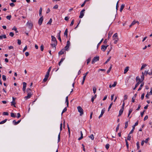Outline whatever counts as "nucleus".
Segmentation results:
<instances>
[{
	"instance_id": "nucleus-1",
	"label": "nucleus",
	"mask_w": 152,
	"mask_h": 152,
	"mask_svg": "<svg viewBox=\"0 0 152 152\" xmlns=\"http://www.w3.org/2000/svg\"><path fill=\"white\" fill-rule=\"evenodd\" d=\"M113 40L114 41V43L116 44L118 41V38L117 33H115L113 36Z\"/></svg>"
},
{
	"instance_id": "nucleus-2",
	"label": "nucleus",
	"mask_w": 152,
	"mask_h": 152,
	"mask_svg": "<svg viewBox=\"0 0 152 152\" xmlns=\"http://www.w3.org/2000/svg\"><path fill=\"white\" fill-rule=\"evenodd\" d=\"M78 111L80 113V115L81 116L83 114V110L80 106H78L77 107Z\"/></svg>"
},
{
	"instance_id": "nucleus-3",
	"label": "nucleus",
	"mask_w": 152,
	"mask_h": 152,
	"mask_svg": "<svg viewBox=\"0 0 152 152\" xmlns=\"http://www.w3.org/2000/svg\"><path fill=\"white\" fill-rule=\"evenodd\" d=\"M26 25L28 28L31 29L32 28L33 26L32 23L31 21H28L26 23Z\"/></svg>"
},
{
	"instance_id": "nucleus-4",
	"label": "nucleus",
	"mask_w": 152,
	"mask_h": 152,
	"mask_svg": "<svg viewBox=\"0 0 152 152\" xmlns=\"http://www.w3.org/2000/svg\"><path fill=\"white\" fill-rule=\"evenodd\" d=\"M99 57L96 56L94 57L91 61V63L92 64H94L96 62L99 60Z\"/></svg>"
},
{
	"instance_id": "nucleus-5",
	"label": "nucleus",
	"mask_w": 152,
	"mask_h": 152,
	"mask_svg": "<svg viewBox=\"0 0 152 152\" xmlns=\"http://www.w3.org/2000/svg\"><path fill=\"white\" fill-rule=\"evenodd\" d=\"M70 43L69 41L67 42V44L66 46L64 47L65 50H66L68 51L69 50V48L70 46Z\"/></svg>"
},
{
	"instance_id": "nucleus-6",
	"label": "nucleus",
	"mask_w": 152,
	"mask_h": 152,
	"mask_svg": "<svg viewBox=\"0 0 152 152\" xmlns=\"http://www.w3.org/2000/svg\"><path fill=\"white\" fill-rule=\"evenodd\" d=\"M85 10V9H83L82 11H81L80 13V15L79 16L80 18H82L83 16L84 15V12Z\"/></svg>"
},
{
	"instance_id": "nucleus-7",
	"label": "nucleus",
	"mask_w": 152,
	"mask_h": 152,
	"mask_svg": "<svg viewBox=\"0 0 152 152\" xmlns=\"http://www.w3.org/2000/svg\"><path fill=\"white\" fill-rule=\"evenodd\" d=\"M43 20V17H41L39 20L38 24L40 25L42 24Z\"/></svg>"
},
{
	"instance_id": "nucleus-8",
	"label": "nucleus",
	"mask_w": 152,
	"mask_h": 152,
	"mask_svg": "<svg viewBox=\"0 0 152 152\" xmlns=\"http://www.w3.org/2000/svg\"><path fill=\"white\" fill-rule=\"evenodd\" d=\"M108 46V45L106 46L104 45H102L101 46V48L102 50L104 52L106 50V49H107V47Z\"/></svg>"
},
{
	"instance_id": "nucleus-9",
	"label": "nucleus",
	"mask_w": 152,
	"mask_h": 152,
	"mask_svg": "<svg viewBox=\"0 0 152 152\" xmlns=\"http://www.w3.org/2000/svg\"><path fill=\"white\" fill-rule=\"evenodd\" d=\"M32 94L31 93H27V96H25L24 97V98L26 99H27L30 98L32 95Z\"/></svg>"
},
{
	"instance_id": "nucleus-10",
	"label": "nucleus",
	"mask_w": 152,
	"mask_h": 152,
	"mask_svg": "<svg viewBox=\"0 0 152 152\" xmlns=\"http://www.w3.org/2000/svg\"><path fill=\"white\" fill-rule=\"evenodd\" d=\"M26 83L25 82L23 83V90L24 92H25L26 88Z\"/></svg>"
},
{
	"instance_id": "nucleus-11",
	"label": "nucleus",
	"mask_w": 152,
	"mask_h": 152,
	"mask_svg": "<svg viewBox=\"0 0 152 152\" xmlns=\"http://www.w3.org/2000/svg\"><path fill=\"white\" fill-rule=\"evenodd\" d=\"M65 50H65V49H62L60 51H59L58 53V54L59 55H61L62 54H63L65 52Z\"/></svg>"
},
{
	"instance_id": "nucleus-12",
	"label": "nucleus",
	"mask_w": 152,
	"mask_h": 152,
	"mask_svg": "<svg viewBox=\"0 0 152 152\" xmlns=\"http://www.w3.org/2000/svg\"><path fill=\"white\" fill-rule=\"evenodd\" d=\"M104 112H105L104 109H102V111H101V113L99 117V118H100L101 117H102V116L103 114L104 113Z\"/></svg>"
},
{
	"instance_id": "nucleus-13",
	"label": "nucleus",
	"mask_w": 152,
	"mask_h": 152,
	"mask_svg": "<svg viewBox=\"0 0 152 152\" xmlns=\"http://www.w3.org/2000/svg\"><path fill=\"white\" fill-rule=\"evenodd\" d=\"M20 121H21V120L18 121L17 122H16L15 120H14L12 122H13V124H14V125H17V124H18L19 123H20Z\"/></svg>"
},
{
	"instance_id": "nucleus-14",
	"label": "nucleus",
	"mask_w": 152,
	"mask_h": 152,
	"mask_svg": "<svg viewBox=\"0 0 152 152\" xmlns=\"http://www.w3.org/2000/svg\"><path fill=\"white\" fill-rule=\"evenodd\" d=\"M57 44V42H53L52 41V43L51 45L52 47H55Z\"/></svg>"
},
{
	"instance_id": "nucleus-15",
	"label": "nucleus",
	"mask_w": 152,
	"mask_h": 152,
	"mask_svg": "<svg viewBox=\"0 0 152 152\" xmlns=\"http://www.w3.org/2000/svg\"><path fill=\"white\" fill-rule=\"evenodd\" d=\"M51 38H52V41L53 42H57L56 39V38L53 36H51Z\"/></svg>"
},
{
	"instance_id": "nucleus-16",
	"label": "nucleus",
	"mask_w": 152,
	"mask_h": 152,
	"mask_svg": "<svg viewBox=\"0 0 152 152\" xmlns=\"http://www.w3.org/2000/svg\"><path fill=\"white\" fill-rule=\"evenodd\" d=\"M51 67H50L49 68L46 74L45 75H46L47 76H48L49 77V73H50V70H51Z\"/></svg>"
},
{
	"instance_id": "nucleus-17",
	"label": "nucleus",
	"mask_w": 152,
	"mask_h": 152,
	"mask_svg": "<svg viewBox=\"0 0 152 152\" xmlns=\"http://www.w3.org/2000/svg\"><path fill=\"white\" fill-rule=\"evenodd\" d=\"M124 110H123V109H121L119 111V115H118V116H120L122 114L123 111Z\"/></svg>"
},
{
	"instance_id": "nucleus-18",
	"label": "nucleus",
	"mask_w": 152,
	"mask_h": 152,
	"mask_svg": "<svg viewBox=\"0 0 152 152\" xmlns=\"http://www.w3.org/2000/svg\"><path fill=\"white\" fill-rule=\"evenodd\" d=\"M61 31H60L59 32L58 34L57 35L58 36V39L59 40L60 42H61V40L60 36Z\"/></svg>"
},
{
	"instance_id": "nucleus-19",
	"label": "nucleus",
	"mask_w": 152,
	"mask_h": 152,
	"mask_svg": "<svg viewBox=\"0 0 152 152\" xmlns=\"http://www.w3.org/2000/svg\"><path fill=\"white\" fill-rule=\"evenodd\" d=\"M136 81H139L138 82H140V83H141L142 82V80H141L140 79V77L139 76H137L136 77Z\"/></svg>"
},
{
	"instance_id": "nucleus-20",
	"label": "nucleus",
	"mask_w": 152,
	"mask_h": 152,
	"mask_svg": "<svg viewBox=\"0 0 152 152\" xmlns=\"http://www.w3.org/2000/svg\"><path fill=\"white\" fill-rule=\"evenodd\" d=\"M80 134H81V137H80L78 138V140H81L83 138V134L82 132L81 131H80Z\"/></svg>"
},
{
	"instance_id": "nucleus-21",
	"label": "nucleus",
	"mask_w": 152,
	"mask_h": 152,
	"mask_svg": "<svg viewBox=\"0 0 152 152\" xmlns=\"http://www.w3.org/2000/svg\"><path fill=\"white\" fill-rule=\"evenodd\" d=\"M6 39L7 38L6 35L5 34L2 35H0V39H2L3 38Z\"/></svg>"
},
{
	"instance_id": "nucleus-22",
	"label": "nucleus",
	"mask_w": 152,
	"mask_h": 152,
	"mask_svg": "<svg viewBox=\"0 0 152 152\" xmlns=\"http://www.w3.org/2000/svg\"><path fill=\"white\" fill-rule=\"evenodd\" d=\"M140 83V82H138L136 84L134 88L133 89L134 90L139 85Z\"/></svg>"
},
{
	"instance_id": "nucleus-23",
	"label": "nucleus",
	"mask_w": 152,
	"mask_h": 152,
	"mask_svg": "<svg viewBox=\"0 0 152 152\" xmlns=\"http://www.w3.org/2000/svg\"><path fill=\"white\" fill-rule=\"evenodd\" d=\"M66 103L67 107L69 106V101L68 99V97L66 96Z\"/></svg>"
},
{
	"instance_id": "nucleus-24",
	"label": "nucleus",
	"mask_w": 152,
	"mask_h": 152,
	"mask_svg": "<svg viewBox=\"0 0 152 152\" xmlns=\"http://www.w3.org/2000/svg\"><path fill=\"white\" fill-rule=\"evenodd\" d=\"M129 67L128 66L126 67L124 70V73H126L129 70Z\"/></svg>"
},
{
	"instance_id": "nucleus-25",
	"label": "nucleus",
	"mask_w": 152,
	"mask_h": 152,
	"mask_svg": "<svg viewBox=\"0 0 152 152\" xmlns=\"http://www.w3.org/2000/svg\"><path fill=\"white\" fill-rule=\"evenodd\" d=\"M67 32H68V29L67 28H66V30L65 31L64 34V36H66V37H67Z\"/></svg>"
},
{
	"instance_id": "nucleus-26",
	"label": "nucleus",
	"mask_w": 152,
	"mask_h": 152,
	"mask_svg": "<svg viewBox=\"0 0 152 152\" xmlns=\"http://www.w3.org/2000/svg\"><path fill=\"white\" fill-rule=\"evenodd\" d=\"M124 6H125V5L124 4H122L121 5V8H120V11L121 12L122 11V10H123V9H124Z\"/></svg>"
},
{
	"instance_id": "nucleus-27",
	"label": "nucleus",
	"mask_w": 152,
	"mask_h": 152,
	"mask_svg": "<svg viewBox=\"0 0 152 152\" xmlns=\"http://www.w3.org/2000/svg\"><path fill=\"white\" fill-rule=\"evenodd\" d=\"M144 85V83H142L141 84L140 86V87L139 88H138V91H140L142 87Z\"/></svg>"
},
{
	"instance_id": "nucleus-28",
	"label": "nucleus",
	"mask_w": 152,
	"mask_h": 152,
	"mask_svg": "<svg viewBox=\"0 0 152 152\" xmlns=\"http://www.w3.org/2000/svg\"><path fill=\"white\" fill-rule=\"evenodd\" d=\"M132 111V109H130L129 110V113L128 114V117H129Z\"/></svg>"
},
{
	"instance_id": "nucleus-29",
	"label": "nucleus",
	"mask_w": 152,
	"mask_h": 152,
	"mask_svg": "<svg viewBox=\"0 0 152 152\" xmlns=\"http://www.w3.org/2000/svg\"><path fill=\"white\" fill-rule=\"evenodd\" d=\"M96 95L95 94L94 96L92 98L91 101L92 102H93L94 99L96 98Z\"/></svg>"
},
{
	"instance_id": "nucleus-30",
	"label": "nucleus",
	"mask_w": 152,
	"mask_h": 152,
	"mask_svg": "<svg viewBox=\"0 0 152 152\" xmlns=\"http://www.w3.org/2000/svg\"><path fill=\"white\" fill-rule=\"evenodd\" d=\"M88 73H89L88 71L86 73H85V74H83L84 76H83V78H84L85 79H86V76H87V75H88Z\"/></svg>"
},
{
	"instance_id": "nucleus-31",
	"label": "nucleus",
	"mask_w": 152,
	"mask_h": 152,
	"mask_svg": "<svg viewBox=\"0 0 152 152\" xmlns=\"http://www.w3.org/2000/svg\"><path fill=\"white\" fill-rule=\"evenodd\" d=\"M42 8L41 7H40V8L39 10V16H41L42 15Z\"/></svg>"
},
{
	"instance_id": "nucleus-32",
	"label": "nucleus",
	"mask_w": 152,
	"mask_h": 152,
	"mask_svg": "<svg viewBox=\"0 0 152 152\" xmlns=\"http://www.w3.org/2000/svg\"><path fill=\"white\" fill-rule=\"evenodd\" d=\"M112 68V65H111V66L109 68L108 70L107 71V74H108L110 72V71L111 69Z\"/></svg>"
},
{
	"instance_id": "nucleus-33",
	"label": "nucleus",
	"mask_w": 152,
	"mask_h": 152,
	"mask_svg": "<svg viewBox=\"0 0 152 152\" xmlns=\"http://www.w3.org/2000/svg\"><path fill=\"white\" fill-rule=\"evenodd\" d=\"M2 78L3 80L4 81H5L6 80V77L5 75H3L2 76Z\"/></svg>"
},
{
	"instance_id": "nucleus-34",
	"label": "nucleus",
	"mask_w": 152,
	"mask_h": 152,
	"mask_svg": "<svg viewBox=\"0 0 152 152\" xmlns=\"http://www.w3.org/2000/svg\"><path fill=\"white\" fill-rule=\"evenodd\" d=\"M93 93H94V94H95L96 93V88L95 87H93Z\"/></svg>"
},
{
	"instance_id": "nucleus-35",
	"label": "nucleus",
	"mask_w": 152,
	"mask_h": 152,
	"mask_svg": "<svg viewBox=\"0 0 152 152\" xmlns=\"http://www.w3.org/2000/svg\"><path fill=\"white\" fill-rule=\"evenodd\" d=\"M7 120V119H5L4 120L0 122V124H2L4 123H5L6 122Z\"/></svg>"
},
{
	"instance_id": "nucleus-36",
	"label": "nucleus",
	"mask_w": 152,
	"mask_h": 152,
	"mask_svg": "<svg viewBox=\"0 0 152 152\" xmlns=\"http://www.w3.org/2000/svg\"><path fill=\"white\" fill-rule=\"evenodd\" d=\"M147 66V65L146 64H143L141 67V70H142L144 69L145 66Z\"/></svg>"
},
{
	"instance_id": "nucleus-37",
	"label": "nucleus",
	"mask_w": 152,
	"mask_h": 152,
	"mask_svg": "<svg viewBox=\"0 0 152 152\" xmlns=\"http://www.w3.org/2000/svg\"><path fill=\"white\" fill-rule=\"evenodd\" d=\"M135 129V127H134V126H132V130H131V131L130 132L129 134H132L133 132L134 131V129Z\"/></svg>"
},
{
	"instance_id": "nucleus-38",
	"label": "nucleus",
	"mask_w": 152,
	"mask_h": 152,
	"mask_svg": "<svg viewBox=\"0 0 152 152\" xmlns=\"http://www.w3.org/2000/svg\"><path fill=\"white\" fill-rule=\"evenodd\" d=\"M128 121H126L125 123V126L124 127L125 129H126L127 128L128 126Z\"/></svg>"
},
{
	"instance_id": "nucleus-39",
	"label": "nucleus",
	"mask_w": 152,
	"mask_h": 152,
	"mask_svg": "<svg viewBox=\"0 0 152 152\" xmlns=\"http://www.w3.org/2000/svg\"><path fill=\"white\" fill-rule=\"evenodd\" d=\"M111 58V57L110 56L109 58L104 63V64H105L107 63L110 61V60Z\"/></svg>"
},
{
	"instance_id": "nucleus-40",
	"label": "nucleus",
	"mask_w": 152,
	"mask_h": 152,
	"mask_svg": "<svg viewBox=\"0 0 152 152\" xmlns=\"http://www.w3.org/2000/svg\"><path fill=\"white\" fill-rule=\"evenodd\" d=\"M89 137L92 140H93L94 138V136L93 134L91 135Z\"/></svg>"
},
{
	"instance_id": "nucleus-41",
	"label": "nucleus",
	"mask_w": 152,
	"mask_h": 152,
	"mask_svg": "<svg viewBox=\"0 0 152 152\" xmlns=\"http://www.w3.org/2000/svg\"><path fill=\"white\" fill-rule=\"evenodd\" d=\"M48 77V76H47L46 75H45V77L43 79V81L44 82L46 81L47 80Z\"/></svg>"
},
{
	"instance_id": "nucleus-42",
	"label": "nucleus",
	"mask_w": 152,
	"mask_h": 152,
	"mask_svg": "<svg viewBox=\"0 0 152 152\" xmlns=\"http://www.w3.org/2000/svg\"><path fill=\"white\" fill-rule=\"evenodd\" d=\"M113 104V103L112 102L110 104L108 109V111H110V109L111 108L112 105Z\"/></svg>"
},
{
	"instance_id": "nucleus-43",
	"label": "nucleus",
	"mask_w": 152,
	"mask_h": 152,
	"mask_svg": "<svg viewBox=\"0 0 152 152\" xmlns=\"http://www.w3.org/2000/svg\"><path fill=\"white\" fill-rule=\"evenodd\" d=\"M11 117L13 118H15L16 117V116L15 115L14 113H11Z\"/></svg>"
},
{
	"instance_id": "nucleus-44",
	"label": "nucleus",
	"mask_w": 152,
	"mask_h": 152,
	"mask_svg": "<svg viewBox=\"0 0 152 152\" xmlns=\"http://www.w3.org/2000/svg\"><path fill=\"white\" fill-rule=\"evenodd\" d=\"M91 61V58H88L87 60V64H88Z\"/></svg>"
},
{
	"instance_id": "nucleus-45",
	"label": "nucleus",
	"mask_w": 152,
	"mask_h": 152,
	"mask_svg": "<svg viewBox=\"0 0 152 152\" xmlns=\"http://www.w3.org/2000/svg\"><path fill=\"white\" fill-rule=\"evenodd\" d=\"M52 20L51 18H50L49 20V22L47 23V24H50V25L52 22Z\"/></svg>"
},
{
	"instance_id": "nucleus-46",
	"label": "nucleus",
	"mask_w": 152,
	"mask_h": 152,
	"mask_svg": "<svg viewBox=\"0 0 152 152\" xmlns=\"http://www.w3.org/2000/svg\"><path fill=\"white\" fill-rule=\"evenodd\" d=\"M60 132L59 133L58 136V142L60 141Z\"/></svg>"
},
{
	"instance_id": "nucleus-47",
	"label": "nucleus",
	"mask_w": 152,
	"mask_h": 152,
	"mask_svg": "<svg viewBox=\"0 0 152 152\" xmlns=\"http://www.w3.org/2000/svg\"><path fill=\"white\" fill-rule=\"evenodd\" d=\"M130 134H129L126 140H131V136L130 135Z\"/></svg>"
},
{
	"instance_id": "nucleus-48",
	"label": "nucleus",
	"mask_w": 152,
	"mask_h": 152,
	"mask_svg": "<svg viewBox=\"0 0 152 152\" xmlns=\"http://www.w3.org/2000/svg\"><path fill=\"white\" fill-rule=\"evenodd\" d=\"M67 128H68V132L69 133V136L70 137V128L69 127V125L68 124H67Z\"/></svg>"
},
{
	"instance_id": "nucleus-49",
	"label": "nucleus",
	"mask_w": 152,
	"mask_h": 152,
	"mask_svg": "<svg viewBox=\"0 0 152 152\" xmlns=\"http://www.w3.org/2000/svg\"><path fill=\"white\" fill-rule=\"evenodd\" d=\"M141 80L142 81L144 79V75H142L141 76Z\"/></svg>"
},
{
	"instance_id": "nucleus-50",
	"label": "nucleus",
	"mask_w": 152,
	"mask_h": 152,
	"mask_svg": "<svg viewBox=\"0 0 152 152\" xmlns=\"http://www.w3.org/2000/svg\"><path fill=\"white\" fill-rule=\"evenodd\" d=\"M66 110H67L66 108V107H65L62 111V112L61 113V115H62L64 112H66Z\"/></svg>"
},
{
	"instance_id": "nucleus-51",
	"label": "nucleus",
	"mask_w": 152,
	"mask_h": 152,
	"mask_svg": "<svg viewBox=\"0 0 152 152\" xmlns=\"http://www.w3.org/2000/svg\"><path fill=\"white\" fill-rule=\"evenodd\" d=\"M109 146H110V145L108 144H107L106 145L105 148L107 150L109 149Z\"/></svg>"
},
{
	"instance_id": "nucleus-52",
	"label": "nucleus",
	"mask_w": 152,
	"mask_h": 152,
	"mask_svg": "<svg viewBox=\"0 0 152 152\" xmlns=\"http://www.w3.org/2000/svg\"><path fill=\"white\" fill-rule=\"evenodd\" d=\"M137 146V149H139L140 148L139 143L138 142H137L136 143Z\"/></svg>"
},
{
	"instance_id": "nucleus-53",
	"label": "nucleus",
	"mask_w": 152,
	"mask_h": 152,
	"mask_svg": "<svg viewBox=\"0 0 152 152\" xmlns=\"http://www.w3.org/2000/svg\"><path fill=\"white\" fill-rule=\"evenodd\" d=\"M31 90L30 88H27L26 90L27 93H31Z\"/></svg>"
},
{
	"instance_id": "nucleus-54",
	"label": "nucleus",
	"mask_w": 152,
	"mask_h": 152,
	"mask_svg": "<svg viewBox=\"0 0 152 152\" xmlns=\"http://www.w3.org/2000/svg\"><path fill=\"white\" fill-rule=\"evenodd\" d=\"M8 113L7 112H4L3 113V115H8Z\"/></svg>"
},
{
	"instance_id": "nucleus-55",
	"label": "nucleus",
	"mask_w": 152,
	"mask_h": 152,
	"mask_svg": "<svg viewBox=\"0 0 152 152\" xmlns=\"http://www.w3.org/2000/svg\"><path fill=\"white\" fill-rule=\"evenodd\" d=\"M74 19L72 20L71 22V23L70 24V26H72L73 25L74 23Z\"/></svg>"
},
{
	"instance_id": "nucleus-56",
	"label": "nucleus",
	"mask_w": 152,
	"mask_h": 152,
	"mask_svg": "<svg viewBox=\"0 0 152 152\" xmlns=\"http://www.w3.org/2000/svg\"><path fill=\"white\" fill-rule=\"evenodd\" d=\"M58 5L56 4L53 7V9H57L58 8Z\"/></svg>"
},
{
	"instance_id": "nucleus-57",
	"label": "nucleus",
	"mask_w": 152,
	"mask_h": 152,
	"mask_svg": "<svg viewBox=\"0 0 152 152\" xmlns=\"http://www.w3.org/2000/svg\"><path fill=\"white\" fill-rule=\"evenodd\" d=\"M11 17V15L7 16L6 17V18L9 20H10Z\"/></svg>"
},
{
	"instance_id": "nucleus-58",
	"label": "nucleus",
	"mask_w": 152,
	"mask_h": 152,
	"mask_svg": "<svg viewBox=\"0 0 152 152\" xmlns=\"http://www.w3.org/2000/svg\"><path fill=\"white\" fill-rule=\"evenodd\" d=\"M119 124H118L117 126V127H116V132H117V131L118 130V129L119 128Z\"/></svg>"
},
{
	"instance_id": "nucleus-59",
	"label": "nucleus",
	"mask_w": 152,
	"mask_h": 152,
	"mask_svg": "<svg viewBox=\"0 0 152 152\" xmlns=\"http://www.w3.org/2000/svg\"><path fill=\"white\" fill-rule=\"evenodd\" d=\"M9 35L11 37H12L14 35V34L12 32H11L10 33Z\"/></svg>"
},
{
	"instance_id": "nucleus-60",
	"label": "nucleus",
	"mask_w": 152,
	"mask_h": 152,
	"mask_svg": "<svg viewBox=\"0 0 152 152\" xmlns=\"http://www.w3.org/2000/svg\"><path fill=\"white\" fill-rule=\"evenodd\" d=\"M11 105H13L15 107H16V106L15 105V102H12H12H11Z\"/></svg>"
},
{
	"instance_id": "nucleus-61",
	"label": "nucleus",
	"mask_w": 152,
	"mask_h": 152,
	"mask_svg": "<svg viewBox=\"0 0 152 152\" xmlns=\"http://www.w3.org/2000/svg\"><path fill=\"white\" fill-rule=\"evenodd\" d=\"M149 140V138H147L145 141H144L146 143H148V141Z\"/></svg>"
},
{
	"instance_id": "nucleus-62",
	"label": "nucleus",
	"mask_w": 152,
	"mask_h": 152,
	"mask_svg": "<svg viewBox=\"0 0 152 152\" xmlns=\"http://www.w3.org/2000/svg\"><path fill=\"white\" fill-rule=\"evenodd\" d=\"M116 84H117V82H114L113 84L112 85V87H115V86L116 85Z\"/></svg>"
},
{
	"instance_id": "nucleus-63",
	"label": "nucleus",
	"mask_w": 152,
	"mask_h": 152,
	"mask_svg": "<svg viewBox=\"0 0 152 152\" xmlns=\"http://www.w3.org/2000/svg\"><path fill=\"white\" fill-rule=\"evenodd\" d=\"M18 45H20L21 44V41L20 40L18 39Z\"/></svg>"
},
{
	"instance_id": "nucleus-64",
	"label": "nucleus",
	"mask_w": 152,
	"mask_h": 152,
	"mask_svg": "<svg viewBox=\"0 0 152 152\" xmlns=\"http://www.w3.org/2000/svg\"><path fill=\"white\" fill-rule=\"evenodd\" d=\"M27 49V47L26 46L24 48V49H23V52H24Z\"/></svg>"
}]
</instances>
